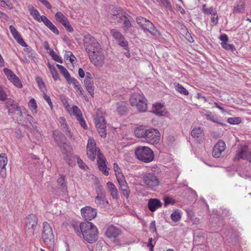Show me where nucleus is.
<instances>
[{
    "label": "nucleus",
    "instance_id": "1",
    "mask_svg": "<svg viewBox=\"0 0 251 251\" xmlns=\"http://www.w3.org/2000/svg\"><path fill=\"white\" fill-rule=\"evenodd\" d=\"M72 226L76 233L90 243L95 242L98 239L99 231L97 227L92 223L85 222L73 224Z\"/></svg>",
    "mask_w": 251,
    "mask_h": 251
},
{
    "label": "nucleus",
    "instance_id": "2",
    "mask_svg": "<svg viewBox=\"0 0 251 251\" xmlns=\"http://www.w3.org/2000/svg\"><path fill=\"white\" fill-rule=\"evenodd\" d=\"M130 102L131 106L135 107L140 112H144L147 110V100L142 93L132 94L130 98Z\"/></svg>",
    "mask_w": 251,
    "mask_h": 251
},
{
    "label": "nucleus",
    "instance_id": "3",
    "mask_svg": "<svg viewBox=\"0 0 251 251\" xmlns=\"http://www.w3.org/2000/svg\"><path fill=\"white\" fill-rule=\"evenodd\" d=\"M135 153L139 160L145 163L150 162L154 158L152 151L148 147H138L136 148Z\"/></svg>",
    "mask_w": 251,
    "mask_h": 251
},
{
    "label": "nucleus",
    "instance_id": "4",
    "mask_svg": "<svg viewBox=\"0 0 251 251\" xmlns=\"http://www.w3.org/2000/svg\"><path fill=\"white\" fill-rule=\"evenodd\" d=\"M88 55L91 62L95 66L101 67L104 64L105 57L101 47Z\"/></svg>",
    "mask_w": 251,
    "mask_h": 251
},
{
    "label": "nucleus",
    "instance_id": "5",
    "mask_svg": "<svg viewBox=\"0 0 251 251\" xmlns=\"http://www.w3.org/2000/svg\"><path fill=\"white\" fill-rule=\"evenodd\" d=\"M42 239L44 242L49 247L54 244V236L52 228L46 222L43 224Z\"/></svg>",
    "mask_w": 251,
    "mask_h": 251
},
{
    "label": "nucleus",
    "instance_id": "6",
    "mask_svg": "<svg viewBox=\"0 0 251 251\" xmlns=\"http://www.w3.org/2000/svg\"><path fill=\"white\" fill-rule=\"evenodd\" d=\"M38 218L33 214L28 215L25 219V231L26 236L31 237L34 234V230L37 225Z\"/></svg>",
    "mask_w": 251,
    "mask_h": 251
},
{
    "label": "nucleus",
    "instance_id": "7",
    "mask_svg": "<svg viewBox=\"0 0 251 251\" xmlns=\"http://www.w3.org/2000/svg\"><path fill=\"white\" fill-rule=\"evenodd\" d=\"M83 41L85 50L88 54L95 50L100 49V47H101L96 39L90 34L85 35Z\"/></svg>",
    "mask_w": 251,
    "mask_h": 251
},
{
    "label": "nucleus",
    "instance_id": "8",
    "mask_svg": "<svg viewBox=\"0 0 251 251\" xmlns=\"http://www.w3.org/2000/svg\"><path fill=\"white\" fill-rule=\"evenodd\" d=\"M116 178L123 195L126 199H128L129 196L130 190L124 175L122 172L116 173Z\"/></svg>",
    "mask_w": 251,
    "mask_h": 251
},
{
    "label": "nucleus",
    "instance_id": "9",
    "mask_svg": "<svg viewBox=\"0 0 251 251\" xmlns=\"http://www.w3.org/2000/svg\"><path fill=\"white\" fill-rule=\"evenodd\" d=\"M52 136L53 138L60 147L62 153H66L67 151V139L65 136L59 131L55 130L53 132Z\"/></svg>",
    "mask_w": 251,
    "mask_h": 251
},
{
    "label": "nucleus",
    "instance_id": "10",
    "mask_svg": "<svg viewBox=\"0 0 251 251\" xmlns=\"http://www.w3.org/2000/svg\"><path fill=\"white\" fill-rule=\"evenodd\" d=\"M95 125L100 136L102 138H105L107 134L106 130V122L105 119L102 115H100L98 114H96Z\"/></svg>",
    "mask_w": 251,
    "mask_h": 251
},
{
    "label": "nucleus",
    "instance_id": "11",
    "mask_svg": "<svg viewBox=\"0 0 251 251\" xmlns=\"http://www.w3.org/2000/svg\"><path fill=\"white\" fill-rule=\"evenodd\" d=\"M97 196L95 199V202L97 205L106 206L108 204L106 199L105 192L101 185H98L96 188Z\"/></svg>",
    "mask_w": 251,
    "mask_h": 251
},
{
    "label": "nucleus",
    "instance_id": "12",
    "mask_svg": "<svg viewBox=\"0 0 251 251\" xmlns=\"http://www.w3.org/2000/svg\"><path fill=\"white\" fill-rule=\"evenodd\" d=\"M250 151L248 146L245 144H240L238 146L234 160H239L240 159L249 161Z\"/></svg>",
    "mask_w": 251,
    "mask_h": 251
},
{
    "label": "nucleus",
    "instance_id": "13",
    "mask_svg": "<svg viewBox=\"0 0 251 251\" xmlns=\"http://www.w3.org/2000/svg\"><path fill=\"white\" fill-rule=\"evenodd\" d=\"M160 133L154 128L147 129L145 140L149 143L154 144L158 143L160 140Z\"/></svg>",
    "mask_w": 251,
    "mask_h": 251
},
{
    "label": "nucleus",
    "instance_id": "14",
    "mask_svg": "<svg viewBox=\"0 0 251 251\" xmlns=\"http://www.w3.org/2000/svg\"><path fill=\"white\" fill-rule=\"evenodd\" d=\"M143 180L146 185L151 188L157 187L160 183L158 177L152 173L145 174Z\"/></svg>",
    "mask_w": 251,
    "mask_h": 251
},
{
    "label": "nucleus",
    "instance_id": "15",
    "mask_svg": "<svg viewBox=\"0 0 251 251\" xmlns=\"http://www.w3.org/2000/svg\"><path fill=\"white\" fill-rule=\"evenodd\" d=\"M226 148V145L222 140L219 141L214 146L212 151L213 157L216 158L220 157L224 154Z\"/></svg>",
    "mask_w": 251,
    "mask_h": 251
},
{
    "label": "nucleus",
    "instance_id": "16",
    "mask_svg": "<svg viewBox=\"0 0 251 251\" xmlns=\"http://www.w3.org/2000/svg\"><path fill=\"white\" fill-rule=\"evenodd\" d=\"M82 217L85 220L91 221L97 215V212L95 208L90 206H86L81 209Z\"/></svg>",
    "mask_w": 251,
    "mask_h": 251
},
{
    "label": "nucleus",
    "instance_id": "17",
    "mask_svg": "<svg viewBox=\"0 0 251 251\" xmlns=\"http://www.w3.org/2000/svg\"><path fill=\"white\" fill-rule=\"evenodd\" d=\"M3 72L8 78V79L13 83V84L19 88L22 86V83L21 82L19 77L10 70L8 68H5L3 69Z\"/></svg>",
    "mask_w": 251,
    "mask_h": 251
},
{
    "label": "nucleus",
    "instance_id": "18",
    "mask_svg": "<svg viewBox=\"0 0 251 251\" xmlns=\"http://www.w3.org/2000/svg\"><path fill=\"white\" fill-rule=\"evenodd\" d=\"M97 164L99 169L105 175H109L106 165V160L101 152L98 151Z\"/></svg>",
    "mask_w": 251,
    "mask_h": 251
},
{
    "label": "nucleus",
    "instance_id": "19",
    "mask_svg": "<svg viewBox=\"0 0 251 251\" xmlns=\"http://www.w3.org/2000/svg\"><path fill=\"white\" fill-rule=\"evenodd\" d=\"M5 107L8 110V114L12 115L15 114L20 107L18 105L17 102L11 99L7 100L5 103Z\"/></svg>",
    "mask_w": 251,
    "mask_h": 251
},
{
    "label": "nucleus",
    "instance_id": "20",
    "mask_svg": "<svg viewBox=\"0 0 251 251\" xmlns=\"http://www.w3.org/2000/svg\"><path fill=\"white\" fill-rule=\"evenodd\" d=\"M121 233V230L113 226H109L106 229L105 234L109 238H115Z\"/></svg>",
    "mask_w": 251,
    "mask_h": 251
},
{
    "label": "nucleus",
    "instance_id": "21",
    "mask_svg": "<svg viewBox=\"0 0 251 251\" xmlns=\"http://www.w3.org/2000/svg\"><path fill=\"white\" fill-rule=\"evenodd\" d=\"M162 205V202L157 199H151L148 203V208L151 212H154L156 209L160 208Z\"/></svg>",
    "mask_w": 251,
    "mask_h": 251
},
{
    "label": "nucleus",
    "instance_id": "22",
    "mask_svg": "<svg viewBox=\"0 0 251 251\" xmlns=\"http://www.w3.org/2000/svg\"><path fill=\"white\" fill-rule=\"evenodd\" d=\"M192 136L195 138L198 142L200 143L204 139V133L201 127L194 128L191 131Z\"/></svg>",
    "mask_w": 251,
    "mask_h": 251
},
{
    "label": "nucleus",
    "instance_id": "23",
    "mask_svg": "<svg viewBox=\"0 0 251 251\" xmlns=\"http://www.w3.org/2000/svg\"><path fill=\"white\" fill-rule=\"evenodd\" d=\"M106 186L110 195L113 199L118 200L119 199V194L117 188L115 185L110 181L106 183Z\"/></svg>",
    "mask_w": 251,
    "mask_h": 251
},
{
    "label": "nucleus",
    "instance_id": "24",
    "mask_svg": "<svg viewBox=\"0 0 251 251\" xmlns=\"http://www.w3.org/2000/svg\"><path fill=\"white\" fill-rule=\"evenodd\" d=\"M118 11L119 12L116 14H113L110 17L112 20L118 23H121L128 16V14L125 12L119 10Z\"/></svg>",
    "mask_w": 251,
    "mask_h": 251
},
{
    "label": "nucleus",
    "instance_id": "25",
    "mask_svg": "<svg viewBox=\"0 0 251 251\" xmlns=\"http://www.w3.org/2000/svg\"><path fill=\"white\" fill-rule=\"evenodd\" d=\"M141 27L144 31L148 32L151 34L155 33L156 30L153 24L148 20L144 23V24H143V25H142Z\"/></svg>",
    "mask_w": 251,
    "mask_h": 251
},
{
    "label": "nucleus",
    "instance_id": "26",
    "mask_svg": "<svg viewBox=\"0 0 251 251\" xmlns=\"http://www.w3.org/2000/svg\"><path fill=\"white\" fill-rule=\"evenodd\" d=\"M43 22L44 24L54 34L58 35L59 30L46 17L43 18Z\"/></svg>",
    "mask_w": 251,
    "mask_h": 251
},
{
    "label": "nucleus",
    "instance_id": "27",
    "mask_svg": "<svg viewBox=\"0 0 251 251\" xmlns=\"http://www.w3.org/2000/svg\"><path fill=\"white\" fill-rule=\"evenodd\" d=\"M147 129H146L143 126L137 127L134 131L136 137L139 138L145 139V137L146 136Z\"/></svg>",
    "mask_w": 251,
    "mask_h": 251
},
{
    "label": "nucleus",
    "instance_id": "28",
    "mask_svg": "<svg viewBox=\"0 0 251 251\" xmlns=\"http://www.w3.org/2000/svg\"><path fill=\"white\" fill-rule=\"evenodd\" d=\"M126 104L124 101H121L116 103V110L121 115L126 114L127 111Z\"/></svg>",
    "mask_w": 251,
    "mask_h": 251
},
{
    "label": "nucleus",
    "instance_id": "29",
    "mask_svg": "<svg viewBox=\"0 0 251 251\" xmlns=\"http://www.w3.org/2000/svg\"><path fill=\"white\" fill-rule=\"evenodd\" d=\"M30 14L33 17V18L37 21L38 22H43L42 18L46 17L45 16L42 15L41 16L38 11V10L36 9H34L33 7L29 8Z\"/></svg>",
    "mask_w": 251,
    "mask_h": 251
},
{
    "label": "nucleus",
    "instance_id": "30",
    "mask_svg": "<svg viewBox=\"0 0 251 251\" xmlns=\"http://www.w3.org/2000/svg\"><path fill=\"white\" fill-rule=\"evenodd\" d=\"M85 86L91 96L93 97L94 95V86L93 80H84Z\"/></svg>",
    "mask_w": 251,
    "mask_h": 251
},
{
    "label": "nucleus",
    "instance_id": "31",
    "mask_svg": "<svg viewBox=\"0 0 251 251\" xmlns=\"http://www.w3.org/2000/svg\"><path fill=\"white\" fill-rule=\"evenodd\" d=\"M245 3L243 0L238 1L233 7L234 13H242L245 10Z\"/></svg>",
    "mask_w": 251,
    "mask_h": 251
},
{
    "label": "nucleus",
    "instance_id": "32",
    "mask_svg": "<svg viewBox=\"0 0 251 251\" xmlns=\"http://www.w3.org/2000/svg\"><path fill=\"white\" fill-rule=\"evenodd\" d=\"M57 182L59 188L61 189L62 191L65 192L67 190V183L65 180L64 176H61L60 177H59L57 179Z\"/></svg>",
    "mask_w": 251,
    "mask_h": 251
},
{
    "label": "nucleus",
    "instance_id": "33",
    "mask_svg": "<svg viewBox=\"0 0 251 251\" xmlns=\"http://www.w3.org/2000/svg\"><path fill=\"white\" fill-rule=\"evenodd\" d=\"M163 105L161 103H157L153 105L152 111L156 115L161 116L163 115Z\"/></svg>",
    "mask_w": 251,
    "mask_h": 251
},
{
    "label": "nucleus",
    "instance_id": "34",
    "mask_svg": "<svg viewBox=\"0 0 251 251\" xmlns=\"http://www.w3.org/2000/svg\"><path fill=\"white\" fill-rule=\"evenodd\" d=\"M56 66L66 80L68 79V78H69L70 75L67 70L64 67L59 64H57Z\"/></svg>",
    "mask_w": 251,
    "mask_h": 251
},
{
    "label": "nucleus",
    "instance_id": "35",
    "mask_svg": "<svg viewBox=\"0 0 251 251\" xmlns=\"http://www.w3.org/2000/svg\"><path fill=\"white\" fill-rule=\"evenodd\" d=\"M176 90L181 94L187 96L189 95L188 91L181 85L177 83L175 85Z\"/></svg>",
    "mask_w": 251,
    "mask_h": 251
},
{
    "label": "nucleus",
    "instance_id": "36",
    "mask_svg": "<svg viewBox=\"0 0 251 251\" xmlns=\"http://www.w3.org/2000/svg\"><path fill=\"white\" fill-rule=\"evenodd\" d=\"M100 152V150L99 149V150H87V156L91 160H94L95 157H96V155H98V151Z\"/></svg>",
    "mask_w": 251,
    "mask_h": 251
},
{
    "label": "nucleus",
    "instance_id": "37",
    "mask_svg": "<svg viewBox=\"0 0 251 251\" xmlns=\"http://www.w3.org/2000/svg\"><path fill=\"white\" fill-rule=\"evenodd\" d=\"M8 162V159L5 153H1L0 154V167H5Z\"/></svg>",
    "mask_w": 251,
    "mask_h": 251
},
{
    "label": "nucleus",
    "instance_id": "38",
    "mask_svg": "<svg viewBox=\"0 0 251 251\" xmlns=\"http://www.w3.org/2000/svg\"><path fill=\"white\" fill-rule=\"evenodd\" d=\"M48 67L54 80H56L59 78V75L57 73L56 69H55L54 66H51L50 64H48Z\"/></svg>",
    "mask_w": 251,
    "mask_h": 251
},
{
    "label": "nucleus",
    "instance_id": "39",
    "mask_svg": "<svg viewBox=\"0 0 251 251\" xmlns=\"http://www.w3.org/2000/svg\"><path fill=\"white\" fill-rule=\"evenodd\" d=\"M203 7V12L206 15H212L215 12H217L216 10L213 7H211L209 8H206V4H204L202 5Z\"/></svg>",
    "mask_w": 251,
    "mask_h": 251
},
{
    "label": "nucleus",
    "instance_id": "40",
    "mask_svg": "<svg viewBox=\"0 0 251 251\" xmlns=\"http://www.w3.org/2000/svg\"><path fill=\"white\" fill-rule=\"evenodd\" d=\"M96 144L95 140L93 138H89L88 141L87 150H96Z\"/></svg>",
    "mask_w": 251,
    "mask_h": 251
},
{
    "label": "nucleus",
    "instance_id": "41",
    "mask_svg": "<svg viewBox=\"0 0 251 251\" xmlns=\"http://www.w3.org/2000/svg\"><path fill=\"white\" fill-rule=\"evenodd\" d=\"M110 33L112 34L113 37L116 40L119 39V38H122L124 37V36L116 29H111L110 30Z\"/></svg>",
    "mask_w": 251,
    "mask_h": 251
},
{
    "label": "nucleus",
    "instance_id": "42",
    "mask_svg": "<svg viewBox=\"0 0 251 251\" xmlns=\"http://www.w3.org/2000/svg\"><path fill=\"white\" fill-rule=\"evenodd\" d=\"M61 24L65 27V28L68 31L70 32H73L74 29L71 26V24H70V22L68 21V19L64 20V22H62Z\"/></svg>",
    "mask_w": 251,
    "mask_h": 251
},
{
    "label": "nucleus",
    "instance_id": "43",
    "mask_svg": "<svg viewBox=\"0 0 251 251\" xmlns=\"http://www.w3.org/2000/svg\"><path fill=\"white\" fill-rule=\"evenodd\" d=\"M227 122L230 124L237 125L241 122V119L240 117H230L228 118Z\"/></svg>",
    "mask_w": 251,
    "mask_h": 251
},
{
    "label": "nucleus",
    "instance_id": "44",
    "mask_svg": "<svg viewBox=\"0 0 251 251\" xmlns=\"http://www.w3.org/2000/svg\"><path fill=\"white\" fill-rule=\"evenodd\" d=\"M50 54L52 57L53 60L60 63H62L63 61L61 58L55 53L53 50H51L50 51Z\"/></svg>",
    "mask_w": 251,
    "mask_h": 251
},
{
    "label": "nucleus",
    "instance_id": "45",
    "mask_svg": "<svg viewBox=\"0 0 251 251\" xmlns=\"http://www.w3.org/2000/svg\"><path fill=\"white\" fill-rule=\"evenodd\" d=\"M221 46L226 50L233 51L235 50L234 46L233 44H228L227 42H221Z\"/></svg>",
    "mask_w": 251,
    "mask_h": 251
},
{
    "label": "nucleus",
    "instance_id": "46",
    "mask_svg": "<svg viewBox=\"0 0 251 251\" xmlns=\"http://www.w3.org/2000/svg\"><path fill=\"white\" fill-rule=\"evenodd\" d=\"M29 106L32 112L35 113L37 112V110L36 102L33 98H32L29 101Z\"/></svg>",
    "mask_w": 251,
    "mask_h": 251
},
{
    "label": "nucleus",
    "instance_id": "47",
    "mask_svg": "<svg viewBox=\"0 0 251 251\" xmlns=\"http://www.w3.org/2000/svg\"><path fill=\"white\" fill-rule=\"evenodd\" d=\"M182 212L179 209L174 211V222H177L180 220L181 217Z\"/></svg>",
    "mask_w": 251,
    "mask_h": 251
},
{
    "label": "nucleus",
    "instance_id": "48",
    "mask_svg": "<svg viewBox=\"0 0 251 251\" xmlns=\"http://www.w3.org/2000/svg\"><path fill=\"white\" fill-rule=\"evenodd\" d=\"M55 18L56 20L61 23L64 22V20L67 18L60 12H57L55 14Z\"/></svg>",
    "mask_w": 251,
    "mask_h": 251
},
{
    "label": "nucleus",
    "instance_id": "49",
    "mask_svg": "<svg viewBox=\"0 0 251 251\" xmlns=\"http://www.w3.org/2000/svg\"><path fill=\"white\" fill-rule=\"evenodd\" d=\"M14 39L17 41V42L20 44L23 47H27L26 44L24 41L23 39L22 38L20 33H19L17 36H15L14 37Z\"/></svg>",
    "mask_w": 251,
    "mask_h": 251
},
{
    "label": "nucleus",
    "instance_id": "50",
    "mask_svg": "<svg viewBox=\"0 0 251 251\" xmlns=\"http://www.w3.org/2000/svg\"><path fill=\"white\" fill-rule=\"evenodd\" d=\"M77 163L80 168L86 170L88 169V166L84 163L82 160H81L78 156H76Z\"/></svg>",
    "mask_w": 251,
    "mask_h": 251
},
{
    "label": "nucleus",
    "instance_id": "51",
    "mask_svg": "<svg viewBox=\"0 0 251 251\" xmlns=\"http://www.w3.org/2000/svg\"><path fill=\"white\" fill-rule=\"evenodd\" d=\"M16 112L17 117L16 120L18 123V124H22L23 119V116L21 111V108L17 110Z\"/></svg>",
    "mask_w": 251,
    "mask_h": 251
},
{
    "label": "nucleus",
    "instance_id": "52",
    "mask_svg": "<svg viewBox=\"0 0 251 251\" xmlns=\"http://www.w3.org/2000/svg\"><path fill=\"white\" fill-rule=\"evenodd\" d=\"M73 112L75 115L76 118H80V117L82 116L80 109L76 106H73Z\"/></svg>",
    "mask_w": 251,
    "mask_h": 251
},
{
    "label": "nucleus",
    "instance_id": "53",
    "mask_svg": "<svg viewBox=\"0 0 251 251\" xmlns=\"http://www.w3.org/2000/svg\"><path fill=\"white\" fill-rule=\"evenodd\" d=\"M122 22H123L125 30H126V29H128L131 26V24L130 21L129 20V19H128L127 16L126 17L125 19H124Z\"/></svg>",
    "mask_w": 251,
    "mask_h": 251
},
{
    "label": "nucleus",
    "instance_id": "54",
    "mask_svg": "<svg viewBox=\"0 0 251 251\" xmlns=\"http://www.w3.org/2000/svg\"><path fill=\"white\" fill-rule=\"evenodd\" d=\"M159 2H161L166 9L172 10L171 3L169 0H160Z\"/></svg>",
    "mask_w": 251,
    "mask_h": 251
},
{
    "label": "nucleus",
    "instance_id": "55",
    "mask_svg": "<svg viewBox=\"0 0 251 251\" xmlns=\"http://www.w3.org/2000/svg\"><path fill=\"white\" fill-rule=\"evenodd\" d=\"M67 81L69 84H72L74 87H76L79 84V82L75 78L71 77V76L67 79Z\"/></svg>",
    "mask_w": 251,
    "mask_h": 251
},
{
    "label": "nucleus",
    "instance_id": "56",
    "mask_svg": "<svg viewBox=\"0 0 251 251\" xmlns=\"http://www.w3.org/2000/svg\"><path fill=\"white\" fill-rule=\"evenodd\" d=\"M211 16V21L214 25H216L218 23V16L217 12Z\"/></svg>",
    "mask_w": 251,
    "mask_h": 251
},
{
    "label": "nucleus",
    "instance_id": "57",
    "mask_svg": "<svg viewBox=\"0 0 251 251\" xmlns=\"http://www.w3.org/2000/svg\"><path fill=\"white\" fill-rule=\"evenodd\" d=\"M205 116L207 120H210L214 123H218L216 119L214 118V116L212 115L211 112L206 113Z\"/></svg>",
    "mask_w": 251,
    "mask_h": 251
},
{
    "label": "nucleus",
    "instance_id": "58",
    "mask_svg": "<svg viewBox=\"0 0 251 251\" xmlns=\"http://www.w3.org/2000/svg\"><path fill=\"white\" fill-rule=\"evenodd\" d=\"M6 99V95L3 89L0 86V100L4 101Z\"/></svg>",
    "mask_w": 251,
    "mask_h": 251
},
{
    "label": "nucleus",
    "instance_id": "59",
    "mask_svg": "<svg viewBox=\"0 0 251 251\" xmlns=\"http://www.w3.org/2000/svg\"><path fill=\"white\" fill-rule=\"evenodd\" d=\"M36 81L38 83V86L40 88V89H43L45 88V84L44 82L43 81L41 78L38 77L36 78Z\"/></svg>",
    "mask_w": 251,
    "mask_h": 251
},
{
    "label": "nucleus",
    "instance_id": "60",
    "mask_svg": "<svg viewBox=\"0 0 251 251\" xmlns=\"http://www.w3.org/2000/svg\"><path fill=\"white\" fill-rule=\"evenodd\" d=\"M64 131H66L67 133H66L67 136H72L71 132L69 128L68 125L66 123L65 125L62 126Z\"/></svg>",
    "mask_w": 251,
    "mask_h": 251
},
{
    "label": "nucleus",
    "instance_id": "61",
    "mask_svg": "<svg viewBox=\"0 0 251 251\" xmlns=\"http://www.w3.org/2000/svg\"><path fill=\"white\" fill-rule=\"evenodd\" d=\"M9 29L13 37L15 36H17V35L19 33L15 27L13 25H10Z\"/></svg>",
    "mask_w": 251,
    "mask_h": 251
},
{
    "label": "nucleus",
    "instance_id": "62",
    "mask_svg": "<svg viewBox=\"0 0 251 251\" xmlns=\"http://www.w3.org/2000/svg\"><path fill=\"white\" fill-rule=\"evenodd\" d=\"M122 42L120 43L119 45L123 48H125L126 50H127L128 49V42L124 37L122 38Z\"/></svg>",
    "mask_w": 251,
    "mask_h": 251
},
{
    "label": "nucleus",
    "instance_id": "63",
    "mask_svg": "<svg viewBox=\"0 0 251 251\" xmlns=\"http://www.w3.org/2000/svg\"><path fill=\"white\" fill-rule=\"evenodd\" d=\"M185 31L186 33H185L184 37L189 42L193 43L194 42V39L193 37L191 36L190 34L187 31V30L185 29Z\"/></svg>",
    "mask_w": 251,
    "mask_h": 251
},
{
    "label": "nucleus",
    "instance_id": "64",
    "mask_svg": "<svg viewBox=\"0 0 251 251\" xmlns=\"http://www.w3.org/2000/svg\"><path fill=\"white\" fill-rule=\"evenodd\" d=\"M147 20L146 18H145L144 17H140L137 19L136 21H137V24L140 26H141L142 25H143V24H144V23L146 22Z\"/></svg>",
    "mask_w": 251,
    "mask_h": 251
}]
</instances>
